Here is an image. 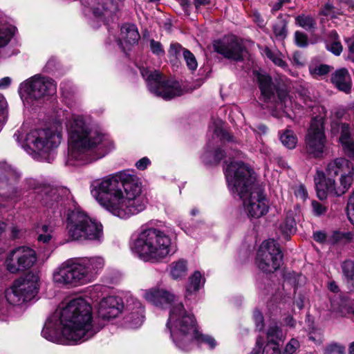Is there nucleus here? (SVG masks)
Listing matches in <instances>:
<instances>
[{"label":"nucleus","instance_id":"nucleus-50","mask_svg":"<svg viewBox=\"0 0 354 354\" xmlns=\"http://www.w3.org/2000/svg\"><path fill=\"white\" fill-rule=\"evenodd\" d=\"M150 48L153 54L157 55H164V50L161 44L158 41H156L153 39L150 41Z\"/></svg>","mask_w":354,"mask_h":354},{"label":"nucleus","instance_id":"nucleus-21","mask_svg":"<svg viewBox=\"0 0 354 354\" xmlns=\"http://www.w3.org/2000/svg\"><path fill=\"white\" fill-rule=\"evenodd\" d=\"M332 133L334 134L340 130L339 142L342 147L345 154L354 160V140L351 138V128L347 123H332Z\"/></svg>","mask_w":354,"mask_h":354},{"label":"nucleus","instance_id":"nucleus-60","mask_svg":"<svg viewBox=\"0 0 354 354\" xmlns=\"http://www.w3.org/2000/svg\"><path fill=\"white\" fill-rule=\"evenodd\" d=\"M150 164V160L148 158L144 157L136 162V167L140 170L145 169Z\"/></svg>","mask_w":354,"mask_h":354},{"label":"nucleus","instance_id":"nucleus-5","mask_svg":"<svg viewBox=\"0 0 354 354\" xmlns=\"http://www.w3.org/2000/svg\"><path fill=\"white\" fill-rule=\"evenodd\" d=\"M41 203L54 214L62 216L67 211L66 229L72 241L101 243L104 239L101 223L88 216L66 188L46 187L41 192Z\"/></svg>","mask_w":354,"mask_h":354},{"label":"nucleus","instance_id":"nucleus-55","mask_svg":"<svg viewBox=\"0 0 354 354\" xmlns=\"http://www.w3.org/2000/svg\"><path fill=\"white\" fill-rule=\"evenodd\" d=\"M7 107L8 104L4 96L0 95V118L1 122H3V120L6 118Z\"/></svg>","mask_w":354,"mask_h":354},{"label":"nucleus","instance_id":"nucleus-43","mask_svg":"<svg viewBox=\"0 0 354 354\" xmlns=\"http://www.w3.org/2000/svg\"><path fill=\"white\" fill-rule=\"evenodd\" d=\"M214 136L219 138L222 141H230L232 140V136L227 131L222 128L221 126V122L216 124V126L214 128Z\"/></svg>","mask_w":354,"mask_h":354},{"label":"nucleus","instance_id":"nucleus-42","mask_svg":"<svg viewBox=\"0 0 354 354\" xmlns=\"http://www.w3.org/2000/svg\"><path fill=\"white\" fill-rule=\"evenodd\" d=\"M187 68L190 71H195L198 67V63L194 55L189 50L183 51V55Z\"/></svg>","mask_w":354,"mask_h":354},{"label":"nucleus","instance_id":"nucleus-63","mask_svg":"<svg viewBox=\"0 0 354 354\" xmlns=\"http://www.w3.org/2000/svg\"><path fill=\"white\" fill-rule=\"evenodd\" d=\"M342 243L351 242L354 239V234L351 232H342Z\"/></svg>","mask_w":354,"mask_h":354},{"label":"nucleus","instance_id":"nucleus-6","mask_svg":"<svg viewBox=\"0 0 354 354\" xmlns=\"http://www.w3.org/2000/svg\"><path fill=\"white\" fill-rule=\"evenodd\" d=\"M225 176L230 191L240 197L249 217L260 218L268 212V200L247 165L240 160L231 161L225 168Z\"/></svg>","mask_w":354,"mask_h":354},{"label":"nucleus","instance_id":"nucleus-29","mask_svg":"<svg viewBox=\"0 0 354 354\" xmlns=\"http://www.w3.org/2000/svg\"><path fill=\"white\" fill-rule=\"evenodd\" d=\"M296 223L292 212H288L286 217L279 223L278 230L284 240H288L295 232Z\"/></svg>","mask_w":354,"mask_h":354},{"label":"nucleus","instance_id":"nucleus-7","mask_svg":"<svg viewBox=\"0 0 354 354\" xmlns=\"http://www.w3.org/2000/svg\"><path fill=\"white\" fill-rule=\"evenodd\" d=\"M13 137L34 159L50 162L54 159L55 149L61 143L62 125L57 122L47 128L28 131L23 126Z\"/></svg>","mask_w":354,"mask_h":354},{"label":"nucleus","instance_id":"nucleus-48","mask_svg":"<svg viewBox=\"0 0 354 354\" xmlns=\"http://www.w3.org/2000/svg\"><path fill=\"white\" fill-rule=\"evenodd\" d=\"M344 348L337 344L328 345L325 350L326 354H343Z\"/></svg>","mask_w":354,"mask_h":354},{"label":"nucleus","instance_id":"nucleus-47","mask_svg":"<svg viewBox=\"0 0 354 354\" xmlns=\"http://www.w3.org/2000/svg\"><path fill=\"white\" fill-rule=\"evenodd\" d=\"M346 213L348 220L354 225V198L351 196L347 203Z\"/></svg>","mask_w":354,"mask_h":354},{"label":"nucleus","instance_id":"nucleus-28","mask_svg":"<svg viewBox=\"0 0 354 354\" xmlns=\"http://www.w3.org/2000/svg\"><path fill=\"white\" fill-rule=\"evenodd\" d=\"M19 258L23 272L30 269L37 261V255L34 250L28 247H17Z\"/></svg>","mask_w":354,"mask_h":354},{"label":"nucleus","instance_id":"nucleus-54","mask_svg":"<svg viewBox=\"0 0 354 354\" xmlns=\"http://www.w3.org/2000/svg\"><path fill=\"white\" fill-rule=\"evenodd\" d=\"M254 319L257 329L261 330L263 328V317L259 310H256L254 311Z\"/></svg>","mask_w":354,"mask_h":354},{"label":"nucleus","instance_id":"nucleus-62","mask_svg":"<svg viewBox=\"0 0 354 354\" xmlns=\"http://www.w3.org/2000/svg\"><path fill=\"white\" fill-rule=\"evenodd\" d=\"M252 17L254 22H255L258 26H259L260 28L264 27V20L263 19V18L258 12H254L252 15Z\"/></svg>","mask_w":354,"mask_h":354},{"label":"nucleus","instance_id":"nucleus-35","mask_svg":"<svg viewBox=\"0 0 354 354\" xmlns=\"http://www.w3.org/2000/svg\"><path fill=\"white\" fill-rule=\"evenodd\" d=\"M295 23L306 30H313L316 26L315 19L309 15H301L297 16L295 18Z\"/></svg>","mask_w":354,"mask_h":354},{"label":"nucleus","instance_id":"nucleus-44","mask_svg":"<svg viewBox=\"0 0 354 354\" xmlns=\"http://www.w3.org/2000/svg\"><path fill=\"white\" fill-rule=\"evenodd\" d=\"M304 279L305 277L303 275L296 273H290L289 277L286 278V281L295 286L301 285V283L304 282Z\"/></svg>","mask_w":354,"mask_h":354},{"label":"nucleus","instance_id":"nucleus-58","mask_svg":"<svg viewBox=\"0 0 354 354\" xmlns=\"http://www.w3.org/2000/svg\"><path fill=\"white\" fill-rule=\"evenodd\" d=\"M335 116L338 120L348 119L349 118L348 110L344 107L338 108L335 112Z\"/></svg>","mask_w":354,"mask_h":354},{"label":"nucleus","instance_id":"nucleus-12","mask_svg":"<svg viewBox=\"0 0 354 354\" xmlns=\"http://www.w3.org/2000/svg\"><path fill=\"white\" fill-rule=\"evenodd\" d=\"M319 115L314 116L306 136V147L308 154L314 158H322L326 151V136L324 127L326 109L323 106L314 107Z\"/></svg>","mask_w":354,"mask_h":354},{"label":"nucleus","instance_id":"nucleus-36","mask_svg":"<svg viewBox=\"0 0 354 354\" xmlns=\"http://www.w3.org/2000/svg\"><path fill=\"white\" fill-rule=\"evenodd\" d=\"M281 143L288 149H292L296 147L297 138L291 130L285 131L280 136Z\"/></svg>","mask_w":354,"mask_h":354},{"label":"nucleus","instance_id":"nucleus-33","mask_svg":"<svg viewBox=\"0 0 354 354\" xmlns=\"http://www.w3.org/2000/svg\"><path fill=\"white\" fill-rule=\"evenodd\" d=\"M342 272L347 279L348 288L354 291V261H345L342 265Z\"/></svg>","mask_w":354,"mask_h":354},{"label":"nucleus","instance_id":"nucleus-25","mask_svg":"<svg viewBox=\"0 0 354 354\" xmlns=\"http://www.w3.org/2000/svg\"><path fill=\"white\" fill-rule=\"evenodd\" d=\"M91 8L95 17L104 20L111 17L115 10L113 0H91Z\"/></svg>","mask_w":354,"mask_h":354},{"label":"nucleus","instance_id":"nucleus-41","mask_svg":"<svg viewBox=\"0 0 354 354\" xmlns=\"http://www.w3.org/2000/svg\"><path fill=\"white\" fill-rule=\"evenodd\" d=\"M273 31L277 39L283 40L287 35L286 24L283 21H279L273 26Z\"/></svg>","mask_w":354,"mask_h":354},{"label":"nucleus","instance_id":"nucleus-19","mask_svg":"<svg viewBox=\"0 0 354 354\" xmlns=\"http://www.w3.org/2000/svg\"><path fill=\"white\" fill-rule=\"evenodd\" d=\"M124 304L118 297L110 296L104 298L99 304L98 316L104 320L118 317L122 312Z\"/></svg>","mask_w":354,"mask_h":354},{"label":"nucleus","instance_id":"nucleus-38","mask_svg":"<svg viewBox=\"0 0 354 354\" xmlns=\"http://www.w3.org/2000/svg\"><path fill=\"white\" fill-rule=\"evenodd\" d=\"M265 54L267 56V57H268L270 60H272L274 64L280 66L283 70L289 71L290 73V71H289V69L288 68V65L282 59L281 54H279L278 53L272 52V50H270L268 48L265 49Z\"/></svg>","mask_w":354,"mask_h":354},{"label":"nucleus","instance_id":"nucleus-3","mask_svg":"<svg viewBox=\"0 0 354 354\" xmlns=\"http://www.w3.org/2000/svg\"><path fill=\"white\" fill-rule=\"evenodd\" d=\"M142 296L146 301L159 308L170 305L166 326L178 348L189 351L194 342L206 344L211 349L216 346L217 343L214 337L198 331L194 315L185 308L182 302L178 301L173 292L157 286L143 290Z\"/></svg>","mask_w":354,"mask_h":354},{"label":"nucleus","instance_id":"nucleus-2","mask_svg":"<svg viewBox=\"0 0 354 354\" xmlns=\"http://www.w3.org/2000/svg\"><path fill=\"white\" fill-rule=\"evenodd\" d=\"M102 326L94 319L91 305L78 297L60 305L48 317L41 334L53 343L75 345L92 338Z\"/></svg>","mask_w":354,"mask_h":354},{"label":"nucleus","instance_id":"nucleus-11","mask_svg":"<svg viewBox=\"0 0 354 354\" xmlns=\"http://www.w3.org/2000/svg\"><path fill=\"white\" fill-rule=\"evenodd\" d=\"M37 273L29 272L15 279L4 292L7 302L13 307H22L37 295L39 286Z\"/></svg>","mask_w":354,"mask_h":354},{"label":"nucleus","instance_id":"nucleus-17","mask_svg":"<svg viewBox=\"0 0 354 354\" xmlns=\"http://www.w3.org/2000/svg\"><path fill=\"white\" fill-rule=\"evenodd\" d=\"M214 48L217 53L227 59L239 61L243 58L244 48L236 36L225 37L214 41Z\"/></svg>","mask_w":354,"mask_h":354},{"label":"nucleus","instance_id":"nucleus-45","mask_svg":"<svg viewBox=\"0 0 354 354\" xmlns=\"http://www.w3.org/2000/svg\"><path fill=\"white\" fill-rule=\"evenodd\" d=\"M299 347V343L297 339L292 338L286 344L283 353L284 354H294L297 348Z\"/></svg>","mask_w":354,"mask_h":354},{"label":"nucleus","instance_id":"nucleus-23","mask_svg":"<svg viewBox=\"0 0 354 354\" xmlns=\"http://www.w3.org/2000/svg\"><path fill=\"white\" fill-rule=\"evenodd\" d=\"M139 39L140 34L136 25L125 24L121 27L119 45L123 50L129 45L131 46L136 44Z\"/></svg>","mask_w":354,"mask_h":354},{"label":"nucleus","instance_id":"nucleus-49","mask_svg":"<svg viewBox=\"0 0 354 354\" xmlns=\"http://www.w3.org/2000/svg\"><path fill=\"white\" fill-rule=\"evenodd\" d=\"M187 50V49H185L182 47L181 45L179 44H171L170 46V48L169 50V53L174 57H178L180 56L182 54L183 55V51Z\"/></svg>","mask_w":354,"mask_h":354},{"label":"nucleus","instance_id":"nucleus-46","mask_svg":"<svg viewBox=\"0 0 354 354\" xmlns=\"http://www.w3.org/2000/svg\"><path fill=\"white\" fill-rule=\"evenodd\" d=\"M295 42L300 47H305L308 45V37L306 34L296 31L295 34Z\"/></svg>","mask_w":354,"mask_h":354},{"label":"nucleus","instance_id":"nucleus-13","mask_svg":"<svg viewBox=\"0 0 354 354\" xmlns=\"http://www.w3.org/2000/svg\"><path fill=\"white\" fill-rule=\"evenodd\" d=\"M140 73L145 79L149 91L157 97L169 100L183 94L178 82L165 79L157 71L142 68Z\"/></svg>","mask_w":354,"mask_h":354},{"label":"nucleus","instance_id":"nucleus-40","mask_svg":"<svg viewBox=\"0 0 354 354\" xmlns=\"http://www.w3.org/2000/svg\"><path fill=\"white\" fill-rule=\"evenodd\" d=\"M223 156V152L221 149H217L214 153L207 149L203 154L202 158L206 163H214L219 162Z\"/></svg>","mask_w":354,"mask_h":354},{"label":"nucleus","instance_id":"nucleus-51","mask_svg":"<svg viewBox=\"0 0 354 354\" xmlns=\"http://www.w3.org/2000/svg\"><path fill=\"white\" fill-rule=\"evenodd\" d=\"M263 354H280L278 344L268 343L263 348Z\"/></svg>","mask_w":354,"mask_h":354},{"label":"nucleus","instance_id":"nucleus-59","mask_svg":"<svg viewBox=\"0 0 354 354\" xmlns=\"http://www.w3.org/2000/svg\"><path fill=\"white\" fill-rule=\"evenodd\" d=\"M328 238L326 233L321 231H317L313 234V239L319 243L328 242Z\"/></svg>","mask_w":354,"mask_h":354},{"label":"nucleus","instance_id":"nucleus-18","mask_svg":"<svg viewBox=\"0 0 354 354\" xmlns=\"http://www.w3.org/2000/svg\"><path fill=\"white\" fill-rule=\"evenodd\" d=\"M277 95L279 100L274 105L273 115L279 118L286 116L290 119L295 118L301 106L296 103L293 104L292 98L285 91H278Z\"/></svg>","mask_w":354,"mask_h":354},{"label":"nucleus","instance_id":"nucleus-61","mask_svg":"<svg viewBox=\"0 0 354 354\" xmlns=\"http://www.w3.org/2000/svg\"><path fill=\"white\" fill-rule=\"evenodd\" d=\"M333 10L334 8L331 4L326 3L322 10V14L325 16H330L333 17L335 16V12Z\"/></svg>","mask_w":354,"mask_h":354},{"label":"nucleus","instance_id":"nucleus-52","mask_svg":"<svg viewBox=\"0 0 354 354\" xmlns=\"http://www.w3.org/2000/svg\"><path fill=\"white\" fill-rule=\"evenodd\" d=\"M295 194L296 197L299 198L303 201L308 198L307 190L303 185H299L295 187Z\"/></svg>","mask_w":354,"mask_h":354},{"label":"nucleus","instance_id":"nucleus-22","mask_svg":"<svg viewBox=\"0 0 354 354\" xmlns=\"http://www.w3.org/2000/svg\"><path fill=\"white\" fill-rule=\"evenodd\" d=\"M330 312L334 318L343 317L353 312L351 302L340 295L330 299Z\"/></svg>","mask_w":354,"mask_h":354},{"label":"nucleus","instance_id":"nucleus-26","mask_svg":"<svg viewBox=\"0 0 354 354\" xmlns=\"http://www.w3.org/2000/svg\"><path fill=\"white\" fill-rule=\"evenodd\" d=\"M257 77L259 83V88L261 91V95L264 101L272 103L275 99V88L272 84L270 77L260 73H257Z\"/></svg>","mask_w":354,"mask_h":354},{"label":"nucleus","instance_id":"nucleus-53","mask_svg":"<svg viewBox=\"0 0 354 354\" xmlns=\"http://www.w3.org/2000/svg\"><path fill=\"white\" fill-rule=\"evenodd\" d=\"M312 207L313 209L314 214L317 216L324 214L326 212V207L317 201L312 202Z\"/></svg>","mask_w":354,"mask_h":354},{"label":"nucleus","instance_id":"nucleus-8","mask_svg":"<svg viewBox=\"0 0 354 354\" xmlns=\"http://www.w3.org/2000/svg\"><path fill=\"white\" fill-rule=\"evenodd\" d=\"M104 266L101 256L69 259L53 270V281L62 287L82 286L93 281Z\"/></svg>","mask_w":354,"mask_h":354},{"label":"nucleus","instance_id":"nucleus-34","mask_svg":"<svg viewBox=\"0 0 354 354\" xmlns=\"http://www.w3.org/2000/svg\"><path fill=\"white\" fill-rule=\"evenodd\" d=\"M267 337L268 343L277 344V341H281L284 338V334L276 324H273L268 329Z\"/></svg>","mask_w":354,"mask_h":354},{"label":"nucleus","instance_id":"nucleus-27","mask_svg":"<svg viewBox=\"0 0 354 354\" xmlns=\"http://www.w3.org/2000/svg\"><path fill=\"white\" fill-rule=\"evenodd\" d=\"M205 282L200 272L196 271L189 277V282L186 286L185 299L188 300L195 299L196 292Z\"/></svg>","mask_w":354,"mask_h":354},{"label":"nucleus","instance_id":"nucleus-4","mask_svg":"<svg viewBox=\"0 0 354 354\" xmlns=\"http://www.w3.org/2000/svg\"><path fill=\"white\" fill-rule=\"evenodd\" d=\"M68 153L66 165L80 167L92 163L114 149L109 135L94 127L88 118L72 115L66 122Z\"/></svg>","mask_w":354,"mask_h":354},{"label":"nucleus","instance_id":"nucleus-16","mask_svg":"<svg viewBox=\"0 0 354 354\" xmlns=\"http://www.w3.org/2000/svg\"><path fill=\"white\" fill-rule=\"evenodd\" d=\"M20 177V174L9 165L0 169V201L17 200L19 192L15 184Z\"/></svg>","mask_w":354,"mask_h":354},{"label":"nucleus","instance_id":"nucleus-1","mask_svg":"<svg viewBox=\"0 0 354 354\" xmlns=\"http://www.w3.org/2000/svg\"><path fill=\"white\" fill-rule=\"evenodd\" d=\"M91 194L104 209L122 219H127L145 210L147 199L142 194L139 178L125 170L94 180Z\"/></svg>","mask_w":354,"mask_h":354},{"label":"nucleus","instance_id":"nucleus-32","mask_svg":"<svg viewBox=\"0 0 354 354\" xmlns=\"http://www.w3.org/2000/svg\"><path fill=\"white\" fill-rule=\"evenodd\" d=\"M187 261L180 259L173 262L170 265V274L173 279H178L185 277L187 274Z\"/></svg>","mask_w":354,"mask_h":354},{"label":"nucleus","instance_id":"nucleus-24","mask_svg":"<svg viewBox=\"0 0 354 354\" xmlns=\"http://www.w3.org/2000/svg\"><path fill=\"white\" fill-rule=\"evenodd\" d=\"M332 83L341 91L348 93L352 88V78L345 68L337 69L331 75Z\"/></svg>","mask_w":354,"mask_h":354},{"label":"nucleus","instance_id":"nucleus-20","mask_svg":"<svg viewBox=\"0 0 354 354\" xmlns=\"http://www.w3.org/2000/svg\"><path fill=\"white\" fill-rule=\"evenodd\" d=\"M127 310L129 314L124 318V323L129 328H139L143 323L144 308L139 300L133 297L127 300Z\"/></svg>","mask_w":354,"mask_h":354},{"label":"nucleus","instance_id":"nucleus-31","mask_svg":"<svg viewBox=\"0 0 354 354\" xmlns=\"http://www.w3.org/2000/svg\"><path fill=\"white\" fill-rule=\"evenodd\" d=\"M326 47L328 51L331 52L336 56H338L342 53L343 47L339 41L338 35L335 31H331L329 33Z\"/></svg>","mask_w":354,"mask_h":354},{"label":"nucleus","instance_id":"nucleus-10","mask_svg":"<svg viewBox=\"0 0 354 354\" xmlns=\"http://www.w3.org/2000/svg\"><path fill=\"white\" fill-rule=\"evenodd\" d=\"M328 176H339V182L326 178L323 171H317L315 177L317 195L324 200L328 195L339 196L346 193L354 180V165L344 158H337L328 162L326 167Z\"/></svg>","mask_w":354,"mask_h":354},{"label":"nucleus","instance_id":"nucleus-39","mask_svg":"<svg viewBox=\"0 0 354 354\" xmlns=\"http://www.w3.org/2000/svg\"><path fill=\"white\" fill-rule=\"evenodd\" d=\"M330 69V67L326 64H311L309 66L310 75L315 78L326 75Z\"/></svg>","mask_w":354,"mask_h":354},{"label":"nucleus","instance_id":"nucleus-30","mask_svg":"<svg viewBox=\"0 0 354 354\" xmlns=\"http://www.w3.org/2000/svg\"><path fill=\"white\" fill-rule=\"evenodd\" d=\"M6 270L11 274L23 272L17 248L11 250L5 260Z\"/></svg>","mask_w":354,"mask_h":354},{"label":"nucleus","instance_id":"nucleus-37","mask_svg":"<svg viewBox=\"0 0 354 354\" xmlns=\"http://www.w3.org/2000/svg\"><path fill=\"white\" fill-rule=\"evenodd\" d=\"M37 232L39 234L38 241L46 243L53 237V227L48 225H42L38 227Z\"/></svg>","mask_w":354,"mask_h":354},{"label":"nucleus","instance_id":"nucleus-56","mask_svg":"<svg viewBox=\"0 0 354 354\" xmlns=\"http://www.w3.org/2000/svg\"><path fill=\"white\" fill-rule=\"evenodd\" d=\"M328 242L330 244L342 243V232H333V234L330 236H328Z\"/></svg>","mask_w":354,"mask_h":354},{"label":"nucleus","instance_id":"nucleus-14","mask_svg":"<svg viewBox=\"0 0 354 354\" xmlns=\"http://www.w3.org/2000/svg\"><path fill=\"white\" fill-rule=\"evenodd\" d=\"M57 91V84L48 77L35 75L22 82L19 86L21 99L40 100L53 95Z\"/></svg>","mask_w":354,"mask_h":354},{"label":"nucleus","instance_id":"nucleus-57","mask_svg":"<svg viewBox=\"0 0 354 354\" xmlns=\"http://www.w3.org/2000/svg\"><path fill=\"white\" fill-rule=\"evenodd\" d=\"M292 59L293 64L297 66H303L305 64V59L299 52L293 53Z\"/></svg>","mask_w":354,"mask_h":354},{"label":"nucleus","instance_id":"nucleus-15","mask_svg":"<svg viewBox=\"0 0 354 354\" xmlns=\"http://www.w3.org/2000/svg\"><path fill=\"white\" fill-rule=\"evenodd\" d=\"M282 257L277 242L269 239L261 244L257 251L256 264L264 272H273L281 266Z\"/></svg>","mask_w":354,"mask_h":354},{"label":"nucleus","instance_id":"nucleus-9","mask_svg":"<svg viewBox=\"0 0 354 354\" xmlns=\"http://www.w3.org/2000/svg\"><path fill=\"white\" fill-rule=\"evenodd\" d=\"M131 250L140 259L150 263L162 262L175 252L169 235L153 227L140 230L132 242Z\"/></svg>","mask_w":354,"mask_h":354},{"label":"nucleus","instance_id":"nucleus-64","mask_svg":"<svg viewBox=\"0 0 354 354\" xmlns=\"http://www.w3.org/2000/svg\"><path fill=\"white\" fill-rule=\"evenodd\" d=\"M12 80L9 77L0 79V89L7 88L11 84Z\"/></svg>","mask_w":354,"mask_h":354}]
</instances>
